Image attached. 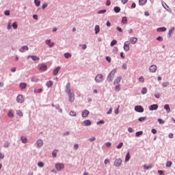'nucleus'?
I'll return each mask as SVG.
<instances>
[{
    "mask_svg": "<svg viewBox=\"0 0 175 175\" xmlns=\"http://www.w3.org/2000/svg\"><path fill=\"white\" fill-rule=\"evenodd\" d=\"M116 44H117V40H112L110 44L111 47H113V46H116Z\"/></svg>",
    "mask_w": 175,
    "mask_h": 175,
    "instance_id": "e433bc0d",
    "label": "nucleus"
},
{
    "mask_svg": "<svg viewBox=\"0 0 175 175\" xmlns=\"http://www.w3.org/2000/svg\"><path fill=\"white\" fill-rule=\"evenodd\" d=\"M37 146H38V147H42L43 146V140L38 139L37 141Z\"/></svg>",
    "mask_w": 175,
    "mask_h": 175,
    "instance_id": "412c9836",
    "label": "nucleus"
},
{
    "mask_svg": "<svg viewBox=\"0 0 175 175\" xmlns=\"http://www.w3.org/2000/svg\"><path fill=\"white\" fill-rule=\"evenodd\" d=\"M70 116H71V117H76V111H70Z\"/></svg>",
    "mask_w": 175,
    "mask_h": 175,
    "instance_id": "ea45409f",
    "label": "nucleus"
},
{
    "mask_svg": "<svg viewBox=\"0 0 175 175\" xmlns=\"http://www.w3.org/2000/svg\"><path fill=\"white\" fill-rule=\"evenodd\" d=\"M151 167H152V164H149V165H144V169H145V170H148V169H151Z\"/></svg>",
    "mask_w": 175,
    "mask_h": 175,
    "instance_id": "b1692460",
    "label": "nucleus"
},
{
    "mask_svg": "<svg viewBox=\"0 0 175 175\" xmlns=\"http://www.w3.org/2000/svg\"><path fill=\"white\" fill-rule=\"evenodd\" d=\"M142 94L144 95L145 94H147V88H144L142 90Z\"/></svg>",
    "mask_w": 175,
    "mask_h": 175,
    "instance_id": "49530a36",
    "label": "nucleus"
},
{
    "mask_svg": "<svg viewBox=\"0 0 175 175\" xmlns=\"http://www.w3.org/2000/svg\"><path fill=\"white\" fill-rule=\"evenodd\" d=\"M104 163H105V165H107V163H110V159H106L104 161Z\"/></svg>",
    "mask_w": 175,
    "mask_h": 175,
    "instance_id": "864d4df0",
    "label": "nucleus"
},
{
    "mask_svg": "<svg viewBox=\"0 0 175 175\" xmlns=\"http://www.w3.org/2000/svg\"><path fill=\"white\" fill-rule=\"evenodd\" d=\"M157 69H158V67H157L156 65H152L149 68V70L151 73H155L157 72Z\"/></svg>",
    "mask_w": 175,
    "mask_h": 175,
    "instance_id": "6e6552de",
    "label": "nucleus"
},
{
    "mask_svg": "<svg viewBox=\"0 0 175 175\" xmlns=\"http://www.w3.org/2000/svg\"><path fill=\"white\" fill-rule=\"evenodd\" d=\"M147 3V0H139V5H143Z\"/></svg>",
    "mask_w": 175,
    "mask_h": 175,
    "instance_id": "bb28decb",
    "label": "nucleus"
},
{
    "mask_svg": "<svg viewBox=\"0 0 175 175\" xmlns=\"http://www.w3.org/2000/svg\"><path fill=\"white\" fill-rule=\"evenodd\" d=\"M172 161H167V163H166V166L167 167H170V166H172Z\"/></svg>",
    "mask_w": 175,
    "mask_h": 175,
    "instance_id": "3c124183",
    "label": "nucleus"
},
{
    "mask_svg": "<svg viewBox=\"0 0 175 175\" xmlns=\"http://www.w3.org/2000/svg\"><path fill=\"white\" fill-rule=\"evenodd\" d=\"M65 168V165H64V163H56L55 164V169H57V170H58L59 172L61 170H63V169Z\"/></svg>",
    "mask_w": 175,
    "mask_h": 175,
    "instance_id": "20e7f679",
    "label": "nucleus"
},
{
    "mask_svg": "<svg viewBox=\"0 0 175 175\" xmlns=\"http://www.w3.org/2000/svg\"><path fill=\"white\" fill-rule=\"evenodd\" d=\"M4 14L5 16H10V11L9 10H5V12H4Z\"/></svg>",
    "mask_w": 175,
    "mask_h": 175,
    "instance_id": "5fc2aeb1",
    "label": "nucleus"
},
{
    "mask_svg": "<svg viewBox=\"0 0 175 175\" xmlns=\"http://www.w3.org/2000/svg\"><path fill=\"white\" fill-rule=\"evenodd\" d=\"M117 72V69L113 70L109 75L107 77V81H113V79H114V76L116 73Z\"/></svg>",
    "mask_w": 175,
    "mask_h": 175,
    "instance_id": "f257e3e1",
    "label": "nucleus"
},
{
    "mask_svg": "<svg viewBox=\"0 0 175 175\" xmlns=\"http://www.w3.org/2000/svg\"><path fill=\"white\" fill-rule=\"evenodd\" d=\"M20 88H21V90H25V88H27V83H21Z\"/></svg>",
    "mask_w": 175,
    "mask_h": 175,
    "instance_id": "cd10ccee",
    "label": "nucleus"
},
{
    "mask_svg": "<svg viewBox=\"0 0 175 175\" xmlns=\"http://www.w3.org/2000/svg\"><path fill=\"white\" fill-rule=\"evenodd\" d=\"M90 114V111L85 109L83 112H82V117L85 118V117H88V115Z\"/></svg>",
    "mask_w": 175,
    "mask_h": 175,
    "instance_id": "2eb2a0df",
    "label": "nucleus"
},
{
    "mask_svg": "<svg viewBox=\"0 0 175 175\" xmlns=\"http://www.w3.org/2000/svg\"><path fill=\"white\" fill-rule=\"evenodd\" d=\"M16 102H18V103H23L24 96H23L22 94H18L16 97Z\"/></svg>",
    "mask_w": 175,
    "mask_h": 175,
    "instance_id": "423d86ee",
    "label": "nucleus"
},
{
    "mask_svg": "<svg viewBox=\"0 0 175 175\" xmlns=\"http://www.w3.org/2000/svg\"><path fill=\"white\" fill-rule=\"evenodd\" d=\"M46 44L49 46V47H53L54 46V42H51V40H48L46 41Z\"/></svg>",
    "mask_w": 175,
    "mask_h": 175,
    "instance_id": "aec40b11",
    "label": "nucleus"
},
{
    "mask_svg": "<svg viewBox=\"0 0 175 175\" xmlns=\"http://www.w3.org/2000/svg\"><path fill=\"white\" fill-rule=\"evenodd\" d=\"M43 91V90L42 88L40 89H34L33 92L35 94H40V92H42Z\"/></svg>",
    "mask_w": 175,
    "mask_h": 175,
    "instance_id": "c756f323",
    "label": "nucleus"
},
{
    "mask_svg": "<svg viewBox=\"0 0 175 175\" xmlns=\"http://www.w3.org/2000/svg\"><path fill=\"white\" fill-rule=\"evenodd\" d=\"M135 110L137 113H143L144 111V108H143V107L141 105H137L135 107Z\"/></svg>",
    "mask_w": 175,
    "mask_h": 175,
    "instance_id": "39448f33",
    "label": "nucleus"
},
{
    "mask_svg": "<svg viewBox=\"0 0 175 175\" xmlns=\"http://www.w3.org/2000/svg\"><path fill=\"white\" fill-rule=\"evenodd\" d=\"M83 124L85 125V126H90V125H91L92 122H91V120H85L83 122Z\"/></svg>",
    "mask_w": 175,
    "mask_h": 175,
    "instance_id": "4be33fe9",
    "label": "nucleus"
},
{
    "mask_svg": "<svg viewBox=\"0 0 175 175\" xmlns=\"http://www.w3.org/2000/svg\"><path fill=\"white\" fill-rule=\"evenodd\" d=\"M142 135H143V131H138L136 133L135 136L139 137V136H142Z\"/></svg>",
    "mask_w": 175,
    "mask_h": 175,
    "instance_id": "a19ab883",
    "label": "nucleus"
},
{
    "mask_svg": "<svg viewBox=\"0 0 175 175\" xmlns=\"http://www.w3.org/2000/svg\"><path fill=\"white\" fill-rule=\"evenodd\" d=\"M122 163V160L121 159H117L115 162L114 165L116 166H121V164Z\"/></svg>",
    "mask_w": 175,
    "mask_h": 175,
    "instance_id": "9d476101",
    "label": "nucleus"
},
{
    "mask_svg": "<svg viewBox=\"0 0 175 175\" xmlns=\"http://www.w3.org/2000/svg\"><path fill=\"white\" fill-rule=\"evenodd\" d=\"M58 152V150H55L53 153H52V155L53 157H54L55 158V157H57V153Z\"/></svg>",
    "mask_w": 175,
    "mask_h": 175,
    "instance_id": "de8ad7c7",
    "label": "nucleus"
},
{
    "mask_svg": "<svg viewBox=\"0 0 175 175\" xmlns=\"http://www.w3.org/2000/svg\"><path fill=\"white\" fill-rule=\"evenodd\" d=\"M158 173H159V175H165V173L163 172V170H159Z\"/></svg>",
    "mask_w": 175,
    "mask_h": 175,
    "instance_id": "69168bd1",
    "label": "nucleus"
},
{
    "mask_svg": "<svg viewBox=\"0 0 175 175\" xmlns=\"http://www.w3.org/2000/svg\"><path fill=\"white\" fill-rule=\"evenodd\" d=\"M72 91H73L72 89H70V83H68L67 84H66V90H65V92H66V93H68V92H72Z\"/></svg>",
    "mask_w": 175,
    "mask_h": 175,
    "instance_id": "ddd939ff",
    "label": "nucleus"
},
{
    "mask_svg": "<svg viewBox=\"0 0 175 175\" xmlns=\"http://www.w3.org/2000/svg\"><path fill=\"white\" fill-rule=\"evenodd\" d=\"M46 85L48 88L53 87V81H47Z\"/></svg>",
    "mask_w": 175,
    "mask_h": 175,
    "instance_id": "c85d7f7f",
    "label": "nucleus"
},
{
    "mask_svg": "<svg viewBox=\"0 0 175 175\" xmlns=\"http://www.w3.org/2000/svg\"><path fill=\"white\" fill-rule=\"evenodd\" d=\"M74 148H75V150H79V144H75L74 145Z\"/></svg>",
    "mask_w": 175,
    "mask_h": 175,
    "instance_id": "338daca9",
    "label": "nucleus"
},
{
    "mask_svg": "<svg viewBox=\"0 0 175 175\" xmlns=\"http://www.w3.org/2000/svg\"><path fill=\"white\" fill-rule=\"evenodd\" d=\"M94 31L96 35H98V33H99V31H100V27H99V25H96Z\"/></svg>",
    "mask_w": 175,
    "mask_h": 175,
    "instance_id": "6ab92c4d",
    "label": "nucleus"
},
{
    "mask_svg": "<svg viewBox=\"0 0 175 175\" xmlns=\"http://www.w3.org/2000/svg\"><path fill=\"white\" fill-rule=\"evenodd\" d=\"M40 70H42V72H46L47 70V65L46 64H41L39 67Z\"/></svg>",
    "mask_w": 175,
    "mask_h": 175,
    "instance_id": "9b49d317",
    "label": "nucleus"
},
{
    "mask_svg": "<svg viewBox=\"0 0 175 175\" xmlns=\"http://www.w3.org/2000/svg\"><path fill=\"white\" fill-rule=\"evenodd\" d=\"M21 142H22V143H27V142H28V139H27V137H24V136H23V137H21Z\"/></svg>",
    "mask_w": 175,
    "mask_h": 175,
    "instance_id": "473e14b6",
    "label": "nucleus"
},
{
    "mask_svg": "<svg viewBox=\"0 0 175 175\" xmlns=\"http://www.w3.org/2000/svg\"><path fill=\"white\" fill-rule=\"evenodd\" d=\"M16 114H17V116H19V117H23V111H21V110H20V109L16 111Z\"/></svg>",
    "mask_w": 175,
    "mask_h": 175,
    "instance_id": "72a5a7b5",
    "label": "nucleus"
},
{
    "mask_svg": "<svg viewBox=\"0 0 175 175\" xmlns=\"http://www.w3.org/2000/svg\"><path fill=\"white\" fill-rule=\"evenodd\" d=\"M158 107H159V106H158L157 104H153V105H150V106L149 107V110H150V111H152V110H157V109H158Z\"/></svg>",
    "mask_w": 175,
    "mask_h": 175,
    "instance_id": "f8f14e48",
    "label": "nucleus"
},
{
    "mask_svg": "<svg viewBox=\"0 0 175 175\" xmlns=\"http://www.w3.org/2000/svg\"><path fill=\"white\" fill-rule=\"evenodd\" d=\"M99 14H103L106 13V10H103L98 12Z\"/></svg>",
    "mask_w": 175,
    "mask_h": 175,
    "instance_id": "e2e57ef3",
    "label": "nucleus"
},
{
    "mask_svg": "<svg viewBox=\"0 0 175 175\" xmlns=\"http://www.w3.org/2000/svg\"><path fill=\"white\" fill-rule=\"evenodd\" d=\"M60 69H61V67H60V66L57 67V68L53 70V75H54L55 76H56V75H58V72H59Z\"/></svg>",
    "mask_w": 175,
    "mask_h": 175,
    "instance_id": "a211bd4d",
    "label": "nucleus"
},
{
    "mask_svg": "<svg viewBox=\"0 0 175 175\" xmlns=\"http://www.w3.org/2000/svg\"><path fill=\"white\" fill-rule=\"evenodd\" d=\"M25 50H26L27 51H28V50H29L28 46H22V47L19 49V51H20L21 53H24V51H25Z\"/></svg>",
    "mask_w": 175,
    "mask_h": 175,
    "instance_id": "f3484780",
    "label": "nucleus"
},
{
    "mask_svg": "<svg viewBox=\"0 0 175 175\" xmlns=\"http://www.w3.org/2000/svg\"><path fill=\"white\" fill-rule=\"evenodd\" d=\"M120 110V105L118 106V108L115 110V114H118Z\"/></svg>",
    "mask_w": 175,
    "mask_h": 175,
    "instance_id": "bf43d9fd",
    "label": "nucleus"
},
{
    "mask_svg": "<svg viewBox=\"0 0 175 175\" xmlns=\"http://www.w3.org/2000/svg\"><path fill=\"white\" fill-rule=\"evenodd\" d=\"M118 47H117V46L113 47V53H118Z\"/></svg>",
    "mask_w": 175,
    "mask_h": 175,
    "instance_id": "8fccbe9b",
    "label": "nucleus"
},
{
    "mask_svg": "<svg viewBox=\"0 0 175 175\" xmlns=\"http://www.w3.org/2000/svg\"><path fill=\"white\" fill-rule=\"evenodd\" d=\"M129 44L130 42L129 41H126L124 43V46H123V49L124 50V51H129Z\"/></svg>",
    "mask_w": 175,
    "mask_h": 175,
    "instance_id": "0eeeda50",
    "label": "nucleus"
},
{
    "mask_svg": "<svg viewBox=\"0 0 175 175\" xmlns=\"http://www.w3.org/2000/svg\"><path fill=\"white\" fill-rule=\"evenodd\" d=\"M167 85H169V82H164L163 83V87L165 88L166 87H167Z\"/></svg>",
    "mask_w": 175,
    "mask_h": 175,
    "instance_id": "4d7b16f0",
    "label": "nucleus"
},
{
    "mask_svg": "<svg viewBox=\"0 0 175 175\" xmlns=\"http://www.w3.org/2000/svg\"><path fill=\"white\" fill-rule=\"evenodd\" d=\"M68 95V100L70 102H75V92L73 90L69 92H67Z\"/></svg>",
    "mask_w": 175,
    "mask_h": 175,
    "instance_id": "f03ea898",
    "label": "nucleus"
},
{
    "mask_svg": "<svg viewBox=\"0 0 175 175\" xmlns=\"http://www.w3.org/2000/svg\"><path fill=\"white\" fill-rule=\"evenodd\" d=\"M164 109L167 111V113H170V107H169V105H165Z\"/></svg>",
    "mask_w": 175,
    "mask_h": 175,
    "instance_id": "7c9ffc66",
    "label": "nucleus"
},
{
    "mask_svg": "<svg viewBox=\"0 0 175 175\" xmlns=\"http://www.w3.org/2000/svg\"><path fill=\"white\" fill-rule=\"evenodd\" d=\"M38 166H39V167H43V166H44V163L40 161L38 163Z\"/></svg>",
    "mask_w": 175,
    "mask_h": 175,
    "instance_id": "79ce46f5",
    "label": "nucleus"
},
{
    "mask_svg": "<svg viewBox=\"0 0 175 175\" xmlns=\"http://www.w3.org/2000/svg\"><path fill=\"white\" fill-rule=\"evenodd\" d=\"M12 27L14 28V29H17V28H18L17 22H14V23L12 24Z\"/></svg>",
    "mask_w": 175,
    "mask_h": 175,
    "instance_id": "c03bdc74",
    "label": "nucleus"
},
{
    "mask_svg": "<svg viewBox=\"0 0 175 175\" xmlns=\"http://www.w3.org/2000/svg\"><path fill=\"white\" fill-rule=\"evenodd\" d=\"M139 81H140V83H144V77H139Z\"/></svg>",
    "mask_w": 175,
    "mask_h": 175,
    "instance_id": "6e6d98bb",
    "label": "nucleus"
},
{
    "mask_svg": "<svg viewBox=\"0 0 175 175\" xmlns=\"http://www.w3.org/2000/svg\"><path fill=\"white\" fill-rule=\"evenodd\" d=\"M120 85H117L115 87V91H116V92H118L120 91Z\"/></svg>",
    "mask_w": 175,
    "mask_h": 175,
    "instance_id": "09e8293b",
    "label": "nucleus"
},
{
    "mask_svg": "<svg viewBox=\"0 0 175 175\" xmlns=\"http://www.w3.org/2000/svg\"><path fill=\"white\" fill-rule=\"evenodd\" d=\"M34 3L36 6H40V1L39 0H34Z\"/></svg>",
    "mask_w": 175,
    "mask_h": 175,
    "instance_id": "37998d69",
    "label": "nucleus"
},
{
    "mask_svg": "<svg viewBox=\"0 0 175 175\" xmlns=\"http://www.w3.org/2000/svg\"><path fill=\"white\" fill-rule=\"evenodd\" d=\"M146 120H147V117H141L138 118L139 122H143V121H146Z\"/></svg>",
    "mask_w": 175,
    "mask_h": 175,
    "instance_id": "c9c22d12",
    "label": "nucleus"
},
{
    "mask_svg": "<svg viewBox=\"0 0 175 175\" xmlns=\"http://www.w3.org/2000/svg\"><path fill=\"white\" fill-rule=\"evenodd\" d=\"M122 24H128V18L126 16L122 18Z\"/></svg>",
    "mask_w": 175,
    "mask_h": 175,
    "instance_id": "393cba45",
    "label": "nucleus"
},
{
    "mask_svg": "<svg viewBox=\"0 0 175 175\" xmlns=\"http://www.w3.org/2000/svg\"><path fill=\"white\" fill-rule=\"evenodd\" d=\"M8 117H10L11 118H13L14 117V113H13L12 111H10L8 113Z\"/></svg>",
    "mask_w": 175,
    "mask_h": 175,
    "instance_id": "58836bf2",
    "label": "nucleus"
},
{
    "mask_svg": "<svg viewBox=\"0 0 175 175\" xmlns=\"http://www.w3.org/2000/svg\"><path fill=\"white\" fill-rule=\"evenodd\" d=\"M27 58H31L33 61H39L40 59V58L36 55H29Z\"/></svg>",
    "mask_w": 175,
    "mask_h": 175,
    "instance_id": "4468645a",
    "label": "nucleus"
},
{
    "mask_svg": "<svg viewBox=\"0 0 175 175\" xmlns=\"http://www.w3.org/2000/svg\"><path fill=\"white\" fill-rule=\"evenodd\" d=\"M129 159H131V153L129 152L126 155L125 162H129Z\"/></svg>",
    "mask_w": 175,
    "mask_h": 175,
    "instance_id": "5701e85b",
    "label": "nucleus"
},
{
    "mask_svg": "<svg viewBox=\"0 0 175 175\" xmlns=\"http://www.w3.org/2000/svg\"><path fill=\"white\" fill-rule=\"evenodd\" d=\"M64 57H65V58H70L72 57V54H70L69 53H64Z\"/></svg>",
    "mask_w": 175,
    "mask_h": 175,
    "instance_id": "4c0bfd02",
    "label": "nucleus"
},
{
    "mask_svg": "<svg viewBox=\"0 0 175 175\" xmlns=\"http://www.w3.org/2000/svg\"><path fill=\"white\" fill-rule=\"evenodd\" d=\"M128 131H129L130 133H133V129H132L131 127H129V128H128Z\"/></svg>",
    "mask_w": 175,
    "mask_h": 175,
    "instance_id": "052dcab7",
    "label": "nucleus"
},
{
    "mask_svg": "<svg viewBox=\"0 0 175 175\" xmlns=\"http://www.w3.org/2000/svg\"><path fill=\"white\" fill-rule=\"evenodd\" d=\"M158 122L159 124H165V121H163L162 119L159 118L158 119Z\"/></svg>",
    "mask_w": 175,
    "mask_h": 175,
    "instance_id": "0e129e2a",
    "label": "nucleus"
},
{
    "mask_svg": "<svg viewBox=\"0 0 175 175\" xmlns=\"http://www.w3.org/2000/svg\"><path fill=\"white\" fill-rule=\"evenodd\" d=\"M157 32H165L166 31V27H159L157 29Z\"/></svg>",
    "mask_w": 175,
    "mask_h": 175,
    "instance_id": "a878e982",
    "label": "nucleus"
},
{
    "mask_svg": "<svg viewBox=\"0 0 175 175\" xmlns=\"http://www.w3.org/2000/svg\"><path fill=\"white\" fill-rule=\"evenodd\" d=\"M124 146V143L120 142V143L118 145L117 148H118V150H120V148H122V146Z\"/></svg>",
    "mask_w": 175,
    "mask_h": 175,
    "instance_id": "a18cd8bd",
    "label": "nucleus"
},
{
    "mask_svg": "<svg viewBox=\"0 0 175 175\" xmlns=\"http://www.w3.org/2000/svg\"><path fill=\"white\" fill-rule=\"evenodd\" d=\"M157 40H159V42H163V38H162L161 36H159L157 38Z\"/></svg>",
    "mask_w": 175,
    "mask_h": 175,
    "instance_id": "603ef678",
    "label": "nucleus"
},
{
    "mask_svg": "<svg viewBox=\"0 0 175 175\" xmlns=\"http://www.w3.org/2000/svg\"><path fill=\"white\" fill-rule=\"evenodd\" d=\"M173 31H174V28H172L169 32L168 34L170 35V36H171L172 33H173Z\"/></svg>",
    "mask_w": 175,
    "mask_h": 175,
    "instance_id": "13d9d810",
    "label": "nucleus"
},
{
    "mask_svg": "<svg viewBox=\"0 0 175 175\" xmlns=\"http://www.w3.org/2000/svg\"><path fill=\"white\" fill-rule=\"evenodd\" d=\"M96 139V138H95V137H93L92 138H90L88 140H89V142H95Z\"/></svg>",
    "mask_w": 175,
    "mask_h": 175,
    "instance_id": "680f3d73",
    "label": "nucleus"
},
{
    "mask_svg": "<svg viewBox=\"0 0 175 175\" xmlns=\"http://www.w3.org/2000/svg\"><path fill=\"white\" fill-rule=\"evenodd\" d=\"M122 77H118L114 81L113 84L114 85H117L118 84H120V83H121V80H122Z\"/></svg>",
    "mask_w": 175,
    "mask_h": 175,
    "instance_id": "dca6fc26",
    "label": "nucleus"
},
{
    "mask_svg": "<svg viewBox=\"0 0 175 175\" xmlns=\"http://www.w3.org/2000/svg\"><path fill=\"white\" fill-rule=\"evenodd\" d=\"M99 124H105V120H100L99 122H97V125H99Z\"/></svg>",
    "mask_w": 175,
    "mask_h": 175,
    "instance_id": "774afa93",
    "label": "nucleus"
},
{
    "mask_svg": "<svg viewBox=\"0 0 175 175\" xmlns=\"http://www.w3.org/2000/svg\"><path fill=\"white\" fill-rule=\"evenodd\" d=\"M114 12L115 13H120V12H121V8H120V7H115Z\"/></svg>",
    "mask_w": 175,
    "mask_h": 175,
    "instance_id": "f704fd0d",
    "label": "nucleus"
},
{
    "mask_svg": "<svg viewBox=\"0 0 175 175\" xmlns=\"http://www.w3.org/2000/svg\"><path fill=\"white\" fill-rule=\"evenodd\" d=\"M31 80L33 83H37V81H39V79H38L37 77H33Z\"/></svg>",
    "mask_w": 175,
    "mask_h": 175,
    "instance_id": "2f4dec72",
    "label": "nucleus"
},
{
    "mask_svg": "<svg viewBox=\"0 0 175 175\" xmlns=\"http://www.w3.org/2000/svg\"><path fill=\"white\" fill-rule=\"evenodd\" d=\"M95 81L96 83H102L103 81V75L102 74H98L95 77Z\"/></svg>",
    "mask_w": 175,
    "mask_h": 175,
    "instance_id": "7ed1b4c3",
    "label": "nucleus"
},
{
    "mask_svg": "<svg viewBox=\"0 0 175 175\" xmlns=\"http://www.w3.org/2000/svg\"><path fill=\"white\" fill-rule=\"evenodd\" d=\"M129 43L131 44H136V43H137V38H136V37L131 38Z\"/></svg>",
    "mask_w": 175,
    "mask_h": 175,
    "instance_id": "1a4fd4ad",
    "label": "nucleus"
}]
</instances>
